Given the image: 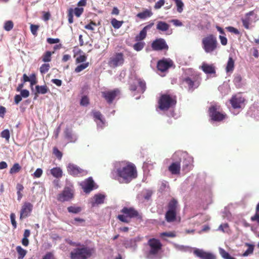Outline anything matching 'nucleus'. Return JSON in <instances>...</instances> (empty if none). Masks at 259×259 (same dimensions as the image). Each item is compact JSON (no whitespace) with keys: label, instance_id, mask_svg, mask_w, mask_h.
I'll list each match as a JSON object with an SVG mask.
<instances>
[{"label":"nucleus","instance_id":"54","mask_svg":"<svg viewBox=\"0 0 259 259\" xmlns=\"http://www.w3.org/2000/svg\"><path fill=\"white\" fill-rule=\"evenodd\" d=\"M93 115H94V117L96 119L99 120L102 122H103V120L102 119V114H101L100 112H99V111H94L93 112Z\"/></svg>","mask_w":259,"mask_h":259},{"label":"nucleus","instance_id":"1","mask_svg":"<svg viewBox=\"0 0 259 259\" xmlns=\"http://www.w3.org/2000/svg\"><path fill=\"white\" fill-rule=\"evenodd\" d=\"M117 175L125 183H130L137 177L136 166L132 163L127 162L117 169Z\"/></svg>","mask_w":259,"mask_h":259},{"label":"nucleus","instance_id":"51","mask_svg":"<svg viewBox=\"0 0 259 259\" xmlns=\"http://www.w3.org/2000/svg\"><path fill=\"white\" fill-rule=\"evenodd\" d=\"M1 137L9 140L10 139V132L8 130H5L1 133Z\"/></svg>","mask_w":259,"mask_h":259},{"label":"nucleus","instance_id":"2","mask_svg":"<svg viewBox=\"0 0 259 259\" xmlns=\"http://www.w3.org/2000/svg\"><path fill=\"white\" fill-rule=\"evenodd\" d=\"M177 104V97L174 95L165 93L161 94L158 100V108L161 111H167Z\"/></svg>","mask_w":259,"mask_h":259},{"label":"nucleus","instance_id":"36","mask_svg":"<svg viewBox=\"0 0 259 259\" xmlns=\"http://www.w3.org/2000/svg\"><path fill=\"white\" fill-rule=\"evenodd\" d=\"M245 245L246 246H247L248 248L242 254L243 256H246L249 254H252L254 250V246L253 245L249 244L248 243H246L245 244Z\"/></svg>","mask_w":259,"mask_h":259},{"label":"nucleus","instance_id":"33","mask_svg":"<svg viewBox=\"0 0 259 259\" xmlns=\"http://www.w3.org/2000/svg\"><path fill=\"white\" fill-rule=\"evenodd\" d=\"M65 137L70 142H74L76 141V138L72 132L68 129H66L65 131Z\"/></svg>","mask_w":259,"mask_h":259},{"label":"nucleus","instance_id":"50","mask_svg":"<svg viewBox=\"0 0 259 259\" xmlns=\"http://www.w3.org/2000/svg\"><path fill=\"white\" fill-rule=\"evenodd\" d=\"M89 99L87 96H83L80 102V104L83 106H87L89 104Z\"/></svg>","mask_w":259,"mask_h":259},{"label":"nucleus","instance_id":"55","mask_svg":"<svg viewBox=\"0 0 259 259\" xmlns=\"http://www.w3.org/2000/svg\"><path fill=\"white\" fill-rule=\"evenodd\" d=\"M96 26V23L93 21H91L89 24L86 25L84 28L90 30L92 31L94 30V27Z\"/></svg>","mask_w":259,"mask_h":259},{"label":"nucleus","instance_id":"10","mask_svg":"<svg viewBox=\"0 0 259 259\" xmlns=\"http://www.w3.org/2000/svg\"><path fill=\"white\" fill-rule=\"evenodd\" d=\"M124 55L122 53H115L108 61V65L111 68H115L123 64Z\"/></svg>","mask_w":259,"mask_h":259},{"label":"nucleus","instance_id":"8","mask_svg":"<svg viewBox=\"0 0 259 259\" xmlns=\"http://www.w3.org/2000/svg\"><path fill=\"white\" fill-rule=\"evenodd\" d=\"M149 247V254L150 255H155L162 249V243L160 240L156 238L150 239L147 242Z\"/></svg>","mask_w":259,"mask_h":259},{"label":"nucleus","instance_id":"15","mask_svg":"<svg viewBox=\"0 0 259 259\" xmlns=\"http://www.w3.org/2000/svg\"><path fill=\"white\" fill-rule=\"evenodd\" d=\"M151 48L154 51L168 50V46L165 40L162 38L155 39L151 44Z\"/></svg>","mask_w":259,"mask_h":259},{"label":"nucleus","instance_id":"59","mask_svg":"<svg viewBox=\"0 0 259 259\" xmlns=\"http://www.w3.org/2000/svg\"><path fill=\"white\" fill-rule=\"evenodd\" d=\"M164 3V0H159V1L155 3L154 8L155 9H160L162 6H163Z\"/></svg>","mask_w":259,"mask_h":259},{"label":"nucleus","instance_id":"38","mask_svg":"<svg viewBox=\"0 0 259 259\" xmlns=\"http://www.w3.org/2000/svg\"><path fill=\"white\" fill-rule=\"evenodd\" d=\"M123 23V21H118L115 18H112L111 20V24L115 29H119Z\"/></svg>","mask_w":259,"mask_h":259},{"label":"nucleus","instance_id":"46","mask_svg":"<svg viewBox=\"0 0 259 259\" xmlns=\"http://www.w3.org/2000/svg\"><path fill=\"white\" fill-rule=\"evenodd\" d=\"M50 68V66L49 64L45 63L41 65L39 68V70L40 73L42 74H45L47 73Z\"/></svg>","mask_w":259,"mask_h":259},{"label":"nucleus","instance_id":"52","mask_svg":"<svg viewBox=\"0 0 259 259\" xmlns=\"http://www.w3.org/2000/svg\"><path fill=\"white\" fill-rule=\"evenodd\" d=\"M42 172L43 171L42 169L38 168L36 169L35 172L33 173V176L34 178H39L41 176Z\"/></svg>","mask_w":259,"mask_h":259},{"label":"nucleus","instance_id":"48","mask_svg":"<svg viewBox=\"0 0 259 259\" xmlns=\"http://www.w3.org/2000/svg\"><path fill=\"white\" fill-rule=\"evenodd\" d=\"M53 153L59 160L61 159L63 155L62 153L56 147L53 148Z\"/></svg>","mask_w":259,"mask_h":259},{"label":"nucleus","instance_id":"5","mask_svg":"<svg viewBox=\"0 0 259 259\" xmlns=\"http://www.w3.org/2000/svg\"><path fill=\"white\" fill-rule=\"evenodd\" d=\"M202 45L206 53H211L218 48V42L217 37L213 34H209L203 38Z\"/></svg>","mask_w":259,"mask_h":259},{"label":"nucleus","instance_id":"35","mask_svg":"<svg viewBox=\"0 0 259 259\" xmlns=\"http://www.w3.org/2000/svg\"><path fill=\"white\" fill-rule=\"evenodd\" d=\"M219 250L220 255L224 259H236V258L231 256L228 252L222 248H219Z\"/></svg>","mask_w":259,"mask_h":259},{"label":"nucleus","instance_id":"14","mask_svg":"<svg viewBox=\"0 0 259 259\" xmlns=\"http://www.w3.org/2000/svg\"><path fill=\"white\" fill-rule=\"evenodd\" d=\"M245 99L240 94L233 96L230 103L234 109L242 108L244 106Z\"/></svg>","mask_w":259,"mask_h":259},{"label":"nucleus","instance_id":"7","mask_svg":"<svg viewBox=\"0 0 259 259\" xmlns=\"http://www.w3.org/2000/svg\"><path fill=\"white\" fill-rule=\"evenodd\" d=\"M129 89L132 92H137L138 93L143 94L146 89V82L141 78H136L130 84Z\"/></svg>","mask_w":259,"mask_h":259},{"label":"nucleus","instance_id":"45","mask_svg":"<svg viewBox=\"0 0 259 259\" xmlns=\"http://www.w3.org/2000/svg\"><path fill=\"white\" fill-rule=\"evenodd\" d=\"M14 27V23L12 21L9 20L5 22L4 28L5 30L9 31L13 29Z\"/></svg>","mask_w":259,"mask_h":259},{"label":"nucleus","instance_id":"9","mask_svg":"<svg viewBox=\"0 0 259 259\" xmlns=\"http://www.w3.org/2000/svg\"><path fill=\"white\" fill-rule=\"evenodd\" d=\"M219 109L220 106L217 105H212L209 107L208 110L209 116L213 121H221L226 118L227 115L219 112L218 110Z\"/></svg>","mask_w":259,"mask_h":259},{"label":"nucleus","instance_id":"26","mask_svg":"<svg viewBox=\"0 0 259 259\" xmlns=\"http://www.w3.org/2000/svg\"><path fill=\"white\" fill-rule=\"evenodd\" d=\"M177 212L167 211L165 214V218L167 222H173L176 220Z\"/></svg>","mask_w":259,"mask_h":259},{"label":"nucleus","instance_id":"34","mask_svg":"<svg viewBox=\"0 0 259 259\" xmlns=\"http://www.w3.org/2000/svg\"><path fill=\"white\" fill-rule=\"evenodd\" d=\"M36 91L37 93L41 94H45L49 91L47 85H36L35 87Z\"/></svg>","mask_w":259,"mask_h":259},{"label":"nucleus","instance_id":"63","mask_svg":"<svg viewBox=\"0 0 259 259\" xmlns=\"http://www.w3.org/2000/svg\"><path fill=\"white\" fill-rule=\"evenodd\" d=\"M250 220L252 222H256L259 224V213H255L253 216H252Z\"/></svg>","mask_w":259,"mask_h":259},{"label":"nucleus","instance_id":"57","mask_svg":"<svg viewBox=\"0 0 259 259\" xmlns=\"http://www.w3.org/2000/svg\"><path fill=\"white\" fill-rule=\"evenodd\" d=\"M83 9L82 8H75L74 9V14L75 15L79 17L83 13Z\"/></svg>","mask_w":259,"mask_h":259},{"label":"nucleus","instance_id":"41","mask_svg":"<svg viewBox=\"0 0 259 259\" xmlns=\"http://www.w3.org/2000/svg\"><path fill=\"white\" fill-rule=\"evenodd\" d=\"M21 169V166L18 163H15L10 170V174H14L18 172Z\"/></svg>","mask_w":259,"mask_h":259},{"label":"nucleus","instance_id":"64","mask_svg":"<svg viewBox=\"0 0 259 259\" xmlns=\"http://www.w3.org/2000/svg\"><path fill=\"white\" fill-rule=\"evenodd\" d=\"M54 255L51 252H48L44 255L42 259H54Z\"/></svg>","mask_w":259,"mask_h":259},{"label":"nucleus","instance_id":"58","mask_svg":"<svg viewBox=\"0 0 259 259\" xmlns=\"http://www.w3.org/2000/svg\"><path fill=\"white\" fill-rule=\"evenodd\" d=\"M10 219L14 228L16 229L17 227V223L15 220V214L14 213H12L10 214Z\"/></svg>","mask_w":259,"mask_h":259},{"label":"nucleus","instance_id":"39","mask_svg":"<svg viewBox=\"0 0 259 259\" xmlns=\"http://www.w3.org/2000/svg\"><path fill=\"white\" fill-rule=\"evenodd\" d=\"M54 52H53V53ZM52 53L50 51H47L42 56V60L44 62H49L51 61Z\"/></svg>","mask_w":259,"mask_h":259},{"label":"nucleus","instance_id":"20","mask_svg":"<svg viewBox=\"0 0 259 259\" xmlns=\"http://www.w3.org/2000/svg\"><path fill=\"white\" fill-rule=\"evenodd\" d=\"M193 158L189 155L186 156L183 161V170L185 172H189L193 167Z\"/></svg>","mask_w":259,"mask_h":259},{"label":"nucleus","instance_id":"23","mask_svg":"<svg viewBox=\"0 0 259 259\" xmlns=\"http://www.w3.org/2000/svg\"><path fill=\"white\" fill-rule=\"evenodd\" d=\"M200 68L206 74H213L215 73V67L212 64L203 63Z\"/></svg>","mask_w":259,"mask_h":259},{"label":"nucleus","instance_id":"27","mask_svg":"<svg viewBox=\"0 0 259 259\" xmlns=\"http://www.w3.org/2000/svg\"><path fill=\"white\" fill-rule=\"evenodd\" d=\"M234 67L235 61L232 57H229L226 67V72H232L234 69Z\"/></svg>","mask_w":259,"mask_h":259},{"label":"nucleus","instance_id":"6","mask_svg":"<svg viewBox=\"0 0 259 259\" xmlns=\"http://www.w3.org/2000/svg\"><path fill=\"white\" fill-rule=\"evenodd\" d=\"M201 78L200 74H193L191 77H183L182 79V83L188 88L189 91L193 92L198 88L201 83Z\"/></svg>","mask_w":259,"mask_h":259},{"label":"nucleus","instance_id":"24","mask_svg":"<svg viewBox=\"0 0 259 259\" xmlns=\"http://www.w3.org/2000/svg\"><path fill=\"white\" fill-rule=\"evenodd\" d=\"M253 11H250L245 15V18L241 19L243 26L247 29H249V25L251 24L250 16L253 15Z\"/></svg>","mask_w":259,"mask_h":259},{"label":"nucleus","instance_id":"47","mask_svg":"<svg viewBox=\"0 0 259 259\" xmlns=\"http://www.w3.org/2000/svg\"><path fill=\"white\" fill-rule=\"evenodd\" d=\"M175 1L177 7V11L179 13H181L183 10V7L184 6V5L182 1V0H173Z\"/></svg>","mask_w":259,"mask_h":259},{"label":"nucleus","instance_id":"40","mask_svg":"<svg viewBox=\"0 0 259 259\" xmlns=\"http://www.w3.org/2000/svg\"><path fill=\"white\" fill-rule=\"evenodd\" d=\"M242 77L240 74H236L234 76V78L233 79V82L237 88H240L241 86V81H242Z\"/></svg>","mask_w":259,"mask_h":259},{"label":"nucleus","instance_id":"53","mask_svg":"<svg viewBox=\"0 0 259 259\" xmlns=\"http://www.w3.org/2000/svg\"><path fill=\"white\" fill-rule=\"evenodd\" d=\"M39 26L36 25L31 24L30 26V30L31 33L34 35L37 34V31L38 29Z\"/></svg>","mask_w":259,"mask_h":259},{"label":"nucleus","instance_id":"29","mask_svg":"<svg viewBox=\"0 0 259 259\" xmlns=\"http://www.w3.org/2000/svg\"><path fill=\"white\" fill-rule=\"evenodd\" d=\"M51 174L53 177L56 178H61L63 176L62 170L59 167H56L51 169Z\"/></svg>","mask_w":259,"mask_h":259},{"label":"nucleus","instance_id":"30","mask_svg":"<svg viewBox=\"0 0 259 259\" xmlns=\"http://www.w3.org/2000/svg\"><path fill=\"white\" fill-rule=\"evenodd\" d=\"M93 199V205L101 204L104 203L105 196L101 194H97L94 196Z\"/></svg>","mask_w":259,"mask_h":259},{"label":"nucleus","instance_id":"43","mask_svg":"<svg viewBox=\"0 0 259 259\" xmlns=\"http://www.w3.org/2000/svg\"><path fill=\"white\" fill-rule=\"evenodd\" d=\"M89 62H86V63L80 64L79 65H78L75 68L74 71L76 73H79V72H81V71H82L83 70H84L85 68H87L89 66Z\"/></svg>","mask_w":259,"mask_h":259},{"label":"nucleus","instance_id":"28","mask_svg":"<svg viewBox=\"0 0 259 259\" xmlns=\"http://www.w3.org/2000/svg\"><path fill=\"white\" fill-rule=\"evenodd\" d=\"M152 15L153 13L151 10L146 9L137 14V17L141 19H145L146 18L150 17Z\"/></svg>","mask_w":259,"mask_h":259},{"label":"nucleus","instance_id":"31","mask_svg":"<svg viewBox=\"0 0 259 259\" xmlns=\"http://www.w3.org/2000/svg\"><path fill=\"white\" fill-rule=\"evenodd\" d=\"M169 25L165 22L158 21L156 25V29L161 31H166L168 30Z\"/></svg>","mask_w":259,"mask_h":259},{"label":"nucleus","instance_id":"37","mask_svg":"<svg viewBox=\"0 0 259 259\" xmlns=\"http://www.w3.org/2000/svg\"><path fill=\"white\" fill-rule=\"evenodd\" d=\"M137 42L133 46L134 49L136 51H141L145 47V43L142 41H137Z\"/></svg>","mask_w":259,"mask_h":259},{"label":"nucleus","instance_id":"11","mask_svg":"<svg viewBox=\"0 0 259 259\" xmlns=\"http://www.w3.org/2000/svg\"><path fill=\"white\" fill-rule=\"evenodd\" d=\"M67 170L68 174L73 177H82L87 175L88 174L87 170L71 163L67 165Z\"/></svg>","mask_w":259,"mask_h":259},{"label":"nucleus","instance_id":"60","mask_svg":"<svg viewBox=\"0 0 259 259\" xmlns=\"http://www.w3.org/2000/svg\"><path fill=\"white\" fill-rule=\"evenodd\" d=\"M227 29L229 32L233 33L235 34H239L240 33L239 31L237 28L232 26L228 27Z\"/></svg>","mask_w":259,"mask_h":259},{"label":"nucleus","instance_id":"62","mask_svg":"<svg viewBox=\"0 0 259 259\" xmlns=\"http://www.w3.org/2000/svg\"><path fill=\"white\" fill-rule=\"evenodd\" d=\"M20 93L22 97L27 98L29 96V92L27 90H22Z\"/></svg>","mask_w":259,"mask_h":259},{"label":"nucleus","instance_id":"22","mask_svg":"<svg viewBox=\"0 0 259 259\" xmlns=\"http://www.w3.org/2000/svg\"><path fill=\"white\" fill-rule=\"evenodd\" d=\"M168 170L172 175H179L181 170L180 161L172 162L168 168Z\"/></svg>","mask_w":259,"mask_h":259},{"label":"nucleus","instance_id":"21","mask_svg":"<svg viewBox=\"0 0 259 259\" xmlns=\"http://www.w3.org/2000/svg\"><path fill=\"white\" fill-rule=\"evenodd\" d=\"M94 185L95 183L92 178L90 177L86 179L83 182V184L82 185V189H83L84 192L86 193H90L93 190Z\"/></svg>","mask_w":259,"mask_h":259},{"label":"nucleus","instance_id":"61","mask_svg":"<svg viewBox=\"0 0 259 259\" xmlns=\"http://www.w3.org/2000/svg\"><path fill=\"white\" fill-rule=\"evenodd\" d=\"M47 41L50 44H54L58 43L60 41V39L59 38H48Z\"/></svg>","mask_w":259,"mask_h":259},{"label":"nucleus","instance_id":"49","mask_svg":"<svg viewBox=\"0 0 259 259\" xmlns=\"http://www.w3.org/2000/svg\"><path fill=\"white\" fill-rule=\"evenodd\" d=\"M87 59V57L85 54L80 55L76 57L75 59V63L76 64L84 62Z\"/></svg>","mask_w":259,"mask_h":259},{"label":"nucleus","instance_id":"32","mask_svg":"<svg viewBox=\"0 0 259 259\" xmlns=\"http://www.w3.org/2000/svg\"><path fill=\"white\" fill-rule=\"evenodd\" d=\"M16 249L18 254V259H23L27 253V251L20 246H17Z\"/></svg>","mask_w":259,"mask_h":259},{"label":"nucleus","instance_id":"13","mask_svg":"<svg viewBox=\"0 0 259 259\" xmlns=\"http://www.w3.org/2000/svg\"><path fill=\"white\" fill-rule=\"evenodd\" d=\"M172 66L175 65L173 61L170 59L163 58L159 60L157 63V69L162 72L167 71Z\"/></svg>","mask_w":259,"mask_h":259},{"label":"nucleus","instance_id":"56","mask_svg":"<svg viewBox=\"0 0 259 259\" xmlns=\"http://www.w3.org/2000/svg\"><path fill=\"white\" fill-rule=\"evenodd\" d=\"M68 22L69 23H72L73 22V10L70 9L68 13Z\"/></svg>","mask_w":259,"mask_h":259},{"label":"nucleus","instance_id":"44","mask_svg":"<svg viewBox=\"0 0 259 259\" xmlns=\"http://www.w3.org/2000/svg\"><path fill=\"white\" fill-rule=\"evenodd\" d=\"M17 189V194L18 196V200H20L23 196L22 194L21 193V191H22L24 189L23 186L21 184H17L16 186Z\"/></svg>","mask_w":259,"mask_h":259},{"label":"nucleus","instance_id":"16","mask_svg":"<svg viewBox=\"0 0 259 259\" xmlns=\"http://www.w3.org/2000/svg\"><path fill=\"white\" fill-rule=\"evenodd\" d=\"M119 94L120 91L118 89L102 92V97L109 104L112 103L113 101Z\"/></svg>","mask_w":259,"mask_h":259},{"label":"nucleus","instance_id":"12","mask_svg":"<svg viewBox=\"0 0 259 259\" xmlns=\"http://www.w3.org/2000/svg\"><path fill=\"white\" fill-rule=\"evenodd\" d=\"M74 197L73 189L65 187L62 192L57 196V200L61 202L68 201L71 200Z\"/></svg>","mask_w":259,"mask_h":259},{"label":"nucleus","instance_id":"4","mask_svg":"<svg viewBox=\"0 0 259 259\" xmlns=\"http://www.w3.org/2000/svg\"><path fill=\"white\" fill-rule=\"evenodd\" d=\"M120 212L123 214H119L117 219L122 222L128 223L130 222L129 219L137 218L141 219L142 217L139 214L138 211L133 207H124Z\"/></svg>","mask_w":259,"mask_h":259},{"label":"nucleus","instance_id":"17","mask_svg":"<svg viewBox=\"0 0 259 259\" xmlns=\"http://www.w3.org/2000/svg\"><path fill=\"white\" fill-rule=\"evenodd\" d=\"M32 208L33 205L30 202L24 203L20 210V219L22 220L28 217L32 211Z\"/></svg>","mask_w":259,"mask_h":259},{"label":"nucleus","instance_id":"25","mask_svg":"<svg viewBox=\"0 0 259 259\" xmlns=\"http://www.w3.org/2000/svg\"><path fill=\"white\" fill-rule=\"evenodd\" d=\"M167 211H173L174 212H177L178 209V201L172 198L170 201L168 202L167 204Z\"/></svg>","mask_w":259,"mask_h":259},{"label":"nucleus","instance_id":"19","mask_svg":"<svg viewBox=\"0 0 259 259\" xmlns=\"http://www.w3.org/2000/svg\"><path fill=\"white\" fill-rule=\"evenodd\" d=\"M154 22H151L145 26L140 32L139 34L135 36V40L142 41L144 40L146 37L147 30H149L154 25Z\"/></svg>","mask_w":259,"mask_h":259},{"label":"nucleus","instance_id":"3","mask_svg":"<svg viewBox=\"0 0 259 259\" xmlns=\"http://www.w3.org/2000/svg\"><path fill=\"white\" fill-rule=\"evenodd\" d=\"M75 248L70 253V259H87L95 252V249L83 245Z\"/></svg>","mask_w":259,"mask_h":259},{"label":"nucleus","instance_id":"18","mask_svg":"<svg viewBox=\"0 0 259 259\" xmlns=\"http://www.w3.org/2000/svg\"><path fill=\"white\" fill-rule=\"evenodd\" d=\"M194 254L202 259H215V256L212 253L202 249H196L194 250Z\"/></svg>","mask_w":259,"mask_h":259},{"label":"nucleus","instance_id":"42","mask_svg":"<svg viewBox=\"0 0 259 259\" xmlns=\"http://www.w3.org/2000/svg\"><path fill=\"white\" fill-rule=\"evenodd\" d=\"M67 210L70 213L76 214L79 213L82 209L79 206H71L67 207Z\"/></svg>","mask_w":259,"mask_h":259}]
</instances>
